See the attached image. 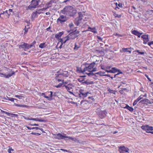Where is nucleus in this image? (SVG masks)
<instances>
[{
  "label": "nucleus",
  "instance_id": "7",
  "mask_svg": "<svg viewBox=\"0 0 153 153\" xmlns=\"http://www.w3.org/2000/svg\"><path fill=\"white\" fill-rule=\"evenodd\" d=\"M119 150L120 153H124V152L130 153L131 151L127 147L124 146H120L119 147Z\"/></svg>",
  "mask_w": 153,
  "mask_h": 153
},
{
  "label": "nucleus",
  "instance_id": "53",
  "mask_svg": "<svg viewBox=\"0 0 153 153\" xmlns=\"http://www.w3.org/2000/svg\"><path fill=\"white\" fill-rule=\"evenodd\" d=\"M8 152L9 153H11V151H13V150L11 148H9L8 149Z\"/></svg>",
  "mask_w": 153,
  "mask_h": 153
},
{
  "label": "nucleus",
  "instance_id": "39",
  "mask_svg": "<svg viewBox=\"0 0 153 153\" xmlns=\"http://www.w3.org/2000/svg\"><path fill=\"white\" fill-rule=\"evenodd\" d=\"M32 135H35L36 136H39L41 134L39 133H36V132H32L30 133Z\"/></svg>",
  "mask_w": 153,
  "mask_h": 153
},
{
  "label": "nucleus",
  "instance_id": "27",
  "mask_svg": "<svg viewBox=\"0 0 153 153\" xmlns=\"http://www.w3.org/2000/svg\"><path fill=\"white\" fill-rule=\"evenodd\" d=\"M26 127L29 130H31V129H36V130H38L39 128L38 127H33L32 128H31V127H29V126H26Z\"/></svg>",
  "mask_w": 153,
  "mask_h": 153
},
{
  "label": "nucleus",
  "instance_id": "51",
  "mask_svg": "<svg viewBox=\"0 0 153 153\" xmlns=\"http://www.w3.org/2000/svg\"><path fill=\"white\" fill-rule=\"evenodd\" d=\"M106 68V66H105L104 65H102L101 67V68L102 69L105 70V71H106V68Z\"/></svg>",
  "mask_w": 153,
  "mask_h": 153
},
{
  "label": "nucleus",
  "instance_id": "41",
  "mask_svg": "<svg viewBox=\"0 0 153 153\" xmlns=\"http://www.w3.org/2000/svg\"><path fill=\"white\" fill-rule=\"evenodd\" d=\"M100 53L99 54L101 56H104L105 54L104 51L102 50H100Z\"/></svg>",
  "mask_w": 153,
  "mask_h": 153
},
{
  "label": "nucleus",
  "instance_id": "57",
  "mask_svg": "<svg viewBox=\"0 0 153 153\" xmlns=\"http://www.w3.org/2000/svg\"><path fill=\"white\" fill-rule=\"evenodd\" d=\"M29 125L31 126H39V124H29Z\"/></svg>",
  "mask_w": 153,
  "mask_h": 153
},
{
  "label": "nucleus",
  "instance_id": "56",
  "mask_svg": "<svg viewBox=\"0 0 153 153\" xmlns=\"http://www.w3.org/2000/svg\"><path fill=\"white\" fill-rule=\"evenodd\" d=\"M108 91H109V92L111 93H114V91L112 90H111L110 89H108Z\"/></svg>",
  "mask_w": 153,
  "mask_h": 153
},
{
  "label": "nucleus",
  "instance_id": "2",
  "mask_svg": "<svg viewBox=\"0 0 153 153\" xmlns=\"http://www.w3.org/2000/svg\"><path fill=\"white\" fill-rule=\"evenodd\" d=\"M95 63L94 62H92L90 64L88 63H85V67L84 68L83 70H82L81 68H80L79 69L77 70V71H79V72L83 73L84 72L87 71H88L90 72L91 69L93 68Z\"/></svg>",
  "mask_w": 153,
  "mask_h": 153
},
{
  "label": "nucleus",
  "instance_id": "34",
  "mask_svg": "<svg viewBox=\"0 0 153 153\" xmlns=\"http://www.w3.org/2000/svg\"><path fill=\"white\" fill-rule=\"evenodd\" d=\"M71 34H72L71 33H70L69 34H68V35H67V36H65L64 38V39H68V40H69L70 39H71Z\"/></svg>",
  "mask_w": 153,
  "mask_h": 153
},
{
  "label": "nucleus",
  "instance_id": "30",
  "mask_svg": "<svg viewBox=\"0 0 153 153\" xmlns=\"http://www.w3.org/2000/svg\"><path fill=\"white\" fill-rule=\"evenodd\" d=\"M31 16L33 18H35L37 17L38 15L37 13L35 12H33L32 13Z\"/></svg>",
  "mask_w": 153,
  "mask_h": 153
},
{
  "label": "nucleus",
  "instance_id": "59",
  "mask_svg": "<svg viewBox=\"0 0 153 153\" xmlns=\"http://www.w3.org/2000/svg\"><path fill=\"white\" fill-rule=\"evenodd\" d=\"M137 102H138V101H137V100H135L134 101V102H133V105L134 106V105H136L137 104Z\"/></svg>",
  "mask_w": 153,
  "mask_h": 153
},
{
  "label": "nucleus",
  "instance_id": "44",
  "mask_svg": "<svg viewBox=\"0 0 153 153\" xmlns=\"http://www.w3.org/2000/svg\"><path fill=\"white\" fill-rule=\"evenodd\" d=\"M116 5L117 6L118 5L119 7H122V4L121 3H119L118 4L117 3H116Z\"/></svg>",
  "mask_w": 153,
  "mask_h": 153
},
{
  "label": "nucleus",
  "instance_id": "32",
  "mask_svg": "<svg viewBox=\"0 0 153 153\" xmlns=\"http://www.w3.org/2000/svg\"><path fill=\"white\" fill-rule=\"evenodd\" d=\"M102 71H100L98 72L95 73V75H94V76L95 77H97V76H96V74H99V75L100 76H104V74H102Z\"/></svg>",
  "mask_w": 153,
  "mask_h": 153
},
{
  "label": "nucleus",
  "instance_id": "10",
  "mask_svg": "<svg viewBox=\"0 0 153 153\" xmlns=\"http://www.w3.org/2000/svg\"><path fill=\"white\" fill-rule=\"evenodd\" d=\"M141 37L143 39V43L144 44H147L149 41L148 35H143L141 36Z\"/></svg>",
  "mask_w": 153,
  "mask_h": 153
},
{
  "label": "nucleus",
  "instance_id": "49",
  "mask_svg": "<svg viewBox=\"0 0 153 153\" xmlns=\"http://www.w3.org/2000/svg\"><path fill=\"white\" fill-rule=\"evenodd\" d=\"M69 26L70 27V29H71L73 28V27L74 26V25L72 23H71V24L69 25Z\"/></svg>",
  "mask_w": 153,
  "mask_h": 153
},
{
  "label": "nucleus",
  "instance_id": "9",
  "mask_svg": "<svg viewBox=\"0 0 153 153\" xmlns=\"http://www.w3.org/2000/svg\"><path fill=\"white\" fill-rule=\"evenodd\" d=\"M79 97H82L84 99L86 97L88 94H89L88 92H85L84 90L80 89L79 90Z\"/></svg>",
  "mask_w": 153,
  "mask_h": 153
},
{
  "label": "nucleus",
  "instance_id": "3",
  "mask_svg": "<svg viewBox=\"0 0 153 153\" xmlns=\"http://www.w3.org/2000/svg\"><path fill=\"white\" fill-rule=\"evenodd\" d=\"M96 113L99 117L101 119H103L105 117L107 114V111L105 110L102 111L100 108H98L96 111Z\"/></svg>",
  "mask_w": 153,
  "mask_h": 153
},
{
  "label": "nucleus",
  "instance_id": "46",
  "mask_svg": "<svg viewBox=\"0 0 153 153\" xmlns=\"http://www.w3.org/2000/svg\"><path fill=\"white\" fill-rule=\"evenodd\" d=\"M80 47V46H79L78 45H76V44H75V47L74 48V49H76V50H78V49Z\"/></svg>",
  "mask_w": 153,
  "mask_h": 153
},
{
  "label": "nucleus",
  "instance_id": "55",
  "mask_svg": "<svg viewBox=\"0 0 153 153\" xmlns=\"http://www.w3.org/2000/svg\"><path fill=\"white\" fill-rule=\"evenodd\" d=\"M67 137H66V138H68L69 139H70L72 140H74V138L70 136H67Z\"/></svg>",
  "mask_w": 153,
  "mask_h": 153
},
{
  "label": "nucleus",
  "instance_id": "52",
  "mask_svg": "<svg viewBox=\"0 0 153 153\" xmlns=\"http://www.w3.org/2000/svg\"><path fill=\"white\" fill-rule=\"evenodd\" d=\"M62 84H67L68 83V82H64V80H62Z\"/></svg>",
  "mask_w": 153,
  "mask_h": 153
},
{
  "label": "nucleus",
  "instance_id": "4",
  "mask_svg": "<svg viewBox=\"0 0 153 153\" xmlns=\"http://www.w3.org/2000/svg\"><path fill=\"white\" fill-rule=\"evenodd\" d=\"M39 1L35 0H32L31 2V4L28 7L29 9H31L32 8H35L39 4Z\"/></svg>",
  "mask_w": 153,
  "mask_h": 153
},
{
  "label": "nucleus",
  "instance_id": "17",
  "mask_svg": "<svg viewBox=\"0 0 153 153\" xmlns=\"http://www.w3.org/2000/svg\"><path fill=\"white\" fill-rule=\"evenodd\" d=\"M94 83L93 82V81H89L88 80H87L84 82H82V84H85L87 85H89V84H93Z\"/></svg>",
  "mask_w": 153,
  "mask_h": 153
},
{
  "label": "nucleus",
  "instance_id": "60",
  "mask_svg": "<svg viewBox=\"0 0 153 153\" xmlns=\"http://www.w3.org/2000/svg\"><path fill=\"white\" fill-rule=\"evenodd\" d=\"M6 114L8 116H10V115H12V113H9V112H6Z\"/></svg>",
  "mask_w": 153,
  "mask_h": 153
},
{
  "label": "nucleus",
  "instance_id": "50",
  "mask_svg": "<svg viewBox=\"0 0 153 153\" xmlns=\"http://www.w3.org/2000/svg\"><path fill=\"white\" fill-rule=\"evenodd\" d=\"M17 106H18L24 107H27V105H17Z\"/></svg>",
  "mask_w": 153,
  "mask_h": 153
},
{
  "label": "nucleus",
  "instance_id": "22",
  "mask_svg": "<svg viewBox=\"0 0 153 153\" xmlns=\"http://www.w3.org/2000/svg\"><path fill=\"white\" fill-rule=\"evenodd\" d=\"M124 108H127L131 112H132L134 110V109L132 107L129 106L127 105H126V106L124 107Z\"/></svg>",
  "mask_w": 153,
  "mask_h": 153
},
{
  "label": "nucleus",
  "instance_id": "13",
  "mask_svg": "<svg viewBox=\"0 0 153 153\" xmlns=\"http://www.w3.org/2000/svg\"><path fill=\"white\" fill-rule=\"evenodd\" d=\"M139 103H142L143 104L147 105L148 104H151L152 103L150 101L147 99H144L141 100L139 102Z\"/></svg>",
  "mask_w": 153,
  "mask_h": 153
},
{
  "label": "nucleus",
  "instance_id": "36",
  "mask_svg": "<svg viewBox=\"0 0 153 153\" xmlns=\"http://www.w3.org/2000/svg\"><path fill=\"white\" fill-rule=\"evenodd\" d=\"M36 42L35 41H34L31 44H29V46H30L29 48H32L33 46H34V45L35 44Z\"/></svg>",
  "mask_w": 153,
  "mask_h": 153
},
{
  "label": "nucleus",
  "instance_id": "48",
  "mask_svg": "<svg viewBox=\"0 0 153 153\" xmlns=\"http://www.w3.org/2000/svg\"><path fill=\"white\" fill-rule=\"evenodd\" d=\"M143 97H142V95H141L136 99V100H137V101L138 102Z\"/></svg>",
  "mask_w": 153,
  "mask_h": 153
},
{
  "label": "nucleus",
  "instance_id": "47",
  "mask_svg": "<svg viewBox=\"0 0 153 153\" xmlns=\"http://www.w3.org/2000/svg\"><path fill=\"white\" fill-rule=\"evenodd\" d=\"M74 33L73 34H75L77 35H78L79 34V32L78 31H77L76 30H74V31L73 32Z\"/></svg>",
  "mask_w": 153,
  "mask_h": 153
},
{
  "label": "nucleus",
  "instance_id": "63",
  "mask_svg": "<svg viewBox=\"0 0 153 153\" xmlns=\"http://www.w3.org/2000/svg\"><path fill=\"white\" fill-rule=\"evenodd\" d=\"M48 8V7L45 8H43L42 9H39V10H42V11L45 10H46Z\"/></svg>",
  "mask_w": 153,
  "mask_h": 153
},
{
  "label": "nucleus",
  "instance_id": "42",
  "mask_svg": "<svg viewBox=\"0 0 153 153\" xmlns=\"http://www.w3.org/2000/svg\"><path fill=\"white\" fill-rule=\"evenodd\" d=\"M136 52L138 53L141 54L143 55V54L144 53V52H140V51L139 50H137L136 51Z\"/></svg>",
  "mask_w": 153,
  "mask_h": 153
},
{
  "label": "nucleus",
  "instance_id": "35",
  "mask_svg": "<svg viewBox=\"0 0 153 153\" xmlns=\"http://www.w3.org/2000/svg\"><path fill=\"white\" fill-rule=\"evenodd\" d=\"M85 79L84 78L80 77L77 79V80L80 82H83L85 80Z\"/></svg>",
  "mask_w": 153,
  "mask_h": 153
},
{
  "label": "nucleus",
  "instance_id": "54",
  "mask_svg": "<svg viewBox=\"0 0 153 153\" xmlns=\"http://www.w3.org/2000/svg\"><path fill=\"white\" fill-rule=\"evenodd\" d=\"M38 121L40 122H46V121L45 120L43 119H39L38 118Z\"/></svg>",
  "mask_w": 153,
  "mask_h": 153
},
{
  "label": "nucleus",
  "instance_id": "5",
  "mask_svg": "<svg viewBox=\"0 0 153 153\" xmlns=\"http://www.w3.org/2000/svg\"><path fill=\"white\" fill-rule=\"evenodd\" d=\"M68 20L67 17L66 15H61L57 19V22H59L61 24H63L64 22H66Z\"/></svg>",
  "mask_w": 153,
  "mask_h": 153
},
{
  "label": "nucleus",
  "instance_id": "43",
  "mask_svg": "<svg viewBox=\"0 0 153 153\" xmlns=\"http://www.w3.org/2000/svg\"><path fill=\"white\" fill-rule=\"evenodd\" d=\"M24 30L25 31L24 32V34H26L27 32L28 31V28H27L26 26H25V27L24 29Z\"/></svg>",
  "mask_w": 153,
  "mask_h": 153
},
{
  "label": "nucleus",
  "instance_id": "12",
  "mask_svg": "<svg viewBox=\"0 0 153 153\" xmlns=\"http://www.w3.org/2000/svg\"><path fill=\"white\" fill-rule=\"evenodd\" d=\"M97 71V68H94L92 69V71H90V72L89 73H86L85 74H87L88 76L90 77H93L94 75H95V73H93V72L94 71Z\"/></svg>",
  "mask_w": 153,
  "mask_h": 153
},
{
  "label": "nucleus",
  "instance_id": "20",
  "mask_svg": "<svg viewBox=\"0 0 153 153\" xmlns=\"http://www.w3.org/2000/svg\"><path fill=\"white\" fill-rule=\"evenodd\" d=\"M64 33V32H62L56 34L55 35V37L57 39H59Z\"/></svg>",
  "mask_w": 153,
  "mask_h": 153
},
{
  "label": "nucleus",
  "instance_id": "15",
  "mask_svg": "<svg viewBox=\"0 0 153 153\" xmlns=\"http://www.w3.org/2000/svg\"><path fill=\"white\" fill-rule=\"evenodd\" d=\"M119 71V69H117L113 67L111 69L109 70V71H106V72L108 73H115L118 72Z\"/></svg>",
  "mask_w": 153,
  "mask_h": 153
},
{
  "label": "nucleus",
  "instance_id": "40",
  "mask_svg": "<svg viewBox=\"0 0 153 153\" xmlns=\"http://www.w3.org/2000/svg\"><path fill=\"white\" fill-rule=\"evenodd\" d=\"M62 85V83H60L58 85L55 86V87L57 88H58L61 87Z\"/></svg>",
  "mask_w": 153,
  "mask_h": 153
},
{
  "label": "nucleus",
  "instance_id": "64",
  "mask_svg": "<svg viewBox=\"0 0 153 153\" xmlns=\"http://www.w3.org/2000/svg\"><path fill=\"white\" fill-rule=\"evenodd\" d=\"M118 75L117 74H115L114 76V78H120V77H118L117 76Z\"/></svg>",
  "mask_w": 153,
  "mask_h": 153
},
{
  "label": "nucleus",
  "instance_id": "31",
  "mask_svg": "<svg viewBox=\"0 0 153 153\" xmlns=\"http://www.w3.org/2000/svg\"><path fill=\"white\" fill-rule=\"evenodd\" d=\"M26 119H27L29 120H34V121H38V118H25Z\"/></svg>",
  "mask_w": 153,
  "mask_h": 153
},
{
  "label": "nucleus",
  "instance_id": "33",
  "mask_svg": "<svg viewBox=\"0 0 153 153\" xmlns=\"http://www.w3.org/2000/svg\"><path fill=\"white\" fill-rule=\"evenodd\" d=\"M88 29H91V31L94 33H97V31L96 30V29H95V28H94V27L93 28H91V27H88Z\"/></svg>",
  "mask_w": 153,
  "mask_h": 153
},
{
  "label": "nucleus",
  "instance_id": "28",
  "mask_svg": "<svg viewBox=\"0 0 153 153\" xmlns=\"http://www.w3.org/2000/svg\"><path fill=\"white\" fill-rule=\"evenodd\" d=\"M7 97L8 99H7L6 98H4V99L5 100H8L11 101L13 102H14V100H17L16 99H14V98H13L8 97Z\"/></svg>",
  "mask_w": 153,
  "mask_h": 153
},
{
  "label": "nucleus",
  "instance_id": "26",
  "mask_svg": "<svg viewBox=\"0 0 153 153\" xmlns=\"http://www.w3.org/2000/svg\"><path fill=\"white\" fill-rule=\"evenodd\" d=\"M63 77H68V72L67 71H65L63 73L61 74Z\"/></svg>",
  "mask_w": 153,
  "mask_h": 153
},
{
  "label": "nucleus",
  "instance_id": "38",
  "mask_svg": "<svg viewBox=\"0 0 153 153\" xmlns=\"http://www.w3.org/2000/svg\"><path fill=\"white\" fill-rule=\"evenodd\" d=\"M111 67V66H106V71H109V70L108 69H110Z\"/></svg>",
  "mask_w": 153,
  "mask_h": 153
},
{
  "label": "nucleus",
  "instance_id": "25",
  "mask_svg": "<svg viewBox=\"0 0 153 153\" xmlns=\"http://www.w3.org/2000/svg\"><path fill=\"white\" fill-rule=\"evenodd\" d=\"M126 90H127L126 88H122L121 89V90L119 91V92L121 94H124L125 93L123 92V91H126Z\"/></svg>",
  "mask_w": 153,
  "mask_h": 153
},
{
  "label": "nucleus",
  "instance_id": "62",
  "mask_svg": "<svg viewBox=\"0 0 153 153\" xmlns=\"http://www.w3.org/2000/svg\"><path fill=\"white\" fill-rule=\"evenodd\" d=\"M145 76H146V77L148 79V80L150 81H151V79L149 78V76H148L146 75V74H145Z\"/></svg>",
  "mask_w": 153,
  "mask_h": 153
},
{
  "label": "nucleus",
  "instance_id": "11",
  "mask_svg": "<svg viewBox=\"0 0 153 153\" xmlns=\"http://www.w3.org/2000/svg\"><path fill=\"white\" fill-rule=\"evenodd\" d=\"M142 128L143 130H144L145 131H153V127L151 126H149L148 125H146L144 126H142L141 127Z\"/></svg>",
  "mask_w": 153,
  "mask_h": 153
},
{
  "label": "nucleus",
  "instance_id": "19",
  "mask_svg": "<svg viewBox=\"0 0 153 153\" xmlns=\"http://www.w3.org/2000/svg\"><path fill=\"white\" fill-rule=\"evenodd\" d=\"M56 76L55 77V79H57L58 78L62 79L63 78V77L61 74H56Z\"/></svg>",
  "mask_w": 153,
  "mask_h": 153
},
{
  "label": "nucleus",
  "instance_id": "18",
  "mask_svg": "<svg viewBox=\"0 0 153 153\" xmlns=\"http://www.w3.org/2000/svg\"><path fill=\"white\" fill-rule=\"evenodd\" d=\"M50 93H51V94L50 95V97L46 96H44L45 98H47L48 100L50 101L51 100H52V98L53 97V92L52 91H51L50 92Z\"/></svg>",
  "mask_w": 153,
  "mask_h": 153
},
{
  "label": "nucleus",
  "instance_id": "58",
  "mask_svg": "<svg viewBox=\"0 0 153 153\" xmlns=\"http://www.w3.org/2000/svg\"><path fill=\"white\" fill-rule=\"evenodd\" d=\"M15 97L18 98L19 99L22 98V96L19 95H16L15 96Z\"/></svg>",
  "mask_w": 153,
  "mask_h": 153
},
{
  "label": "nucleus",
  "instance_id": "1",
  "mask_svg": "<svg viewBox=\"0 0 153 153\" xmlns=\"http://www.w3.org/2000/svg\"><path fill=\"white\" fill-rule=\"evenodd\" d=\"M61 12L64 15L74 17L76 13L77 10L73 7L69 6L64 7Z\"/></svg>",
  "mask_w": 153,
  "mask_h": 153
},
{
  "label": "nucleus",
  "instance_id": "14",
  "mask_svg": "<svg viewBox=\"0 0 153 153\" xmlns=\"http://www.w3.org/2000/svg\"><path fill=\"white\" fill-rule=\"evenodd\" d=\"M132 33L138 36V38L140 37L141 35L143 34V33H140L137 30H134L131 31Z\"/></svg>",
  "mask_w": 153,
  "mask_h": 153
},
{
  "label": "nucleus",
  "instance_id": "8",
  "mask_svg": "<svg viewBox=\"0 0 153 153\" xmlns=\"http://www.w3.org/2000/svg\"><path fill=\"white\" fill-rule=\"evenodd\" d=\"M66 135V134L64 133L63 134H62L60 133H59L56 135L55 138L59 140L63 139L65 140V138H66V137H67Z\"/></svg>",
  "mask_w": 153,
  "mask_h": 153
},
{
  "label": "nucleus",
  "instance_id": "21",
  "mask_svg": "<svg viewBox=\"0 0 153 153\" xmlns=\"http://www.w3.org/2000/svg\"><path fill=\"white\" fill-rule=\"evenodd\" d=\"M70 33H71V39H74L76 37H77L79 35H77L76 34H73L74 33L72 32H71Z\"/></svg>",
  "mask_w": 153,
  "mask_h": 153
},
{
  "label": "nucleus",
  "instance_id": "6",
  "mask_svg": "<svg viewBox=\"0 0 153 153\" xmlns=\"http://www.w3.org/2000/svg\"><path fill=\"white\" fill-rule=\"evenodd\" d=\"M19 48V49L22 48L24 49L25 51H26L27 50L29 49V44L25 43V42H23L20 45H18Z\"/></svg>",
  "mask_w": 153,
  "mask_h": 153
},
{
  "label": "nucleus",
  "instance_id": "16",
  "mask_svg": "<svg viewBox=\"0 0 153 153\" xmlns=\"http://www.w3.org/2000/svg\"><path fill=\"white\" fill-rule=\"evenodd\" d=\"M82 19V18L79 17L78 18L76 19L75 21L76 22H75V24L77 26L79 25V24L81 22V21Z\"/></svg>",
  "mask_w": 153,
  "mask_h": 153
},
{
  "label": "nucleus",
  "instance_id": "37",
  "mask_svg": "<svg viewBox=\"0 0 153 153\" xmlns=\"http://www.w3.org/2000/svg\"><path fill=\"white\" fill-rule=\"evenodd\" d=\"M79 17L82 18L84 16V15L81 12H79L78 13Z\"/></svg>",
  "mask_w": 153,
  "mask_h": 153
},
{
  "label": "nucleus",
  "instance_id": "23",
  "mask_svg": "<svg viewBox=\"0 0 153 153\" xmlns=\"http://www.w3.org/2000/svg\"><path fill=\"white\" fill-rule=\"evenodd\" d=\"M14 74H15V72H13L11 74H9L6 75V74H4L2 73V74H1L2 75H3L6 78H8L10 77V76H12V75Z\"/></svg>",
  "mask_w": 153,
  "mask_h": 153
},
{
  "label": "nucleus",
  "instance_id": "61",
  "mask_svg": "<svg viewBox=\"0 0 153 153\" xmlns=\"http://www.w3.org/2000/svg\"><path fill=\"white\" fill-rule=\"evenodd\" d=\"M118 73L117 74L119 75V74H123V73L119 69V71H118Z\"/></svg>",
  "mask_w": 153,
  "mask_h": 153
},
{
  "label": "nucleus",
  "instance_id": "24",
  "mask_svg": "<svg viewBox=\"0 0 153 153\" xmlns=\"http://www.w3.org/2000/svg\"><path fill=\"white\" fill-rule=\"evenodd\" d=\"M46 45L45 44V43H41L39 45V48H45Z\"/></svg>",
  "mask_w": 153,
  "mask_h": 153
},
{
  "label": "nucleus",
  "instance_id": "45",
  "mask_svg": "<svg viewBox=\"0 0 153 153\" xmlns=\"http://www.w3.org/2000/svg\"><path fill=\"white\" fill-rule=\"evenodd\" d=\"M148 44L152 48H153L152 46H151V45L153 44V41H152L150 42H149L148 43Z\"/></svg>",
  "mask_w": 153,
  "mask_h": 153
},
{
  "label": "nucleus",
  "instance_id": "29",
  "mask_svg": "<svg viewBox=\"0 0 153 153\" xmlns=\"http://www.w3.org/2000/svg\"><path fill=\"white\" fill-rule=\"evenodd\" d=\"M63 86H65V87L66 90L70 94H73V93L72 92H71L70 91H69V90H70L71 88H69L67 85H64Z\"/></svg>",
  "mask_w": 153,
  "mask_h": 153
}]
</instances>
